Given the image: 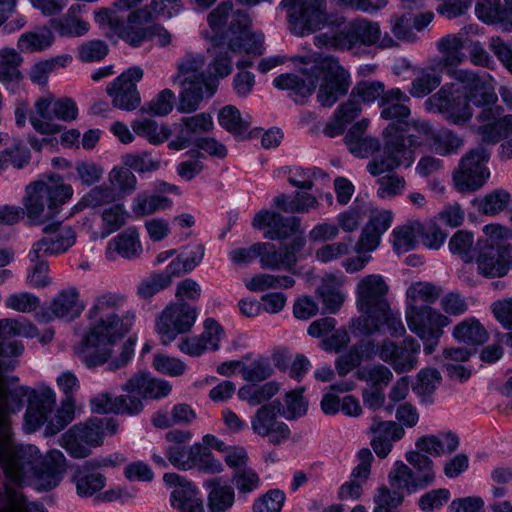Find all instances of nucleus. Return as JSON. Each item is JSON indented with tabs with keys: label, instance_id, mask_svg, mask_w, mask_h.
Wrapping results in <instances>:
<instances>
[{
	"label": "nucleus",
	"instance_id": "bb28decb",
	"mask_svg": "<svg viewBox=\"0 0 512 512\" xmlns=\"http://www.w3.org/2000/svg\"><path fill=\"white\" fill-rule=\"evenodd\" d=\"M272 84L278 90L288 91L295 103L303 104L315 92L317 79H314V74L303 78L294 73H282L273 79Z\"/></svg>",
	"mask_w": 512,
	"mask_h": 512
},
{
	"label": "nucleus",
	"instance_id": "7c9ffc66",
	"mask_svg": "<svg viewBox=\"0 0 512 512\" xmlns=\"http://www.w3.org/2000/svg\"><path fill=\"white\" fill-rule=\"evenodd\" d=\"M437 48L442 54V58L435 61L434 68L439 71H447V75L455 82L452 72L460 70L457 66L464 58L462 38L448 34L438 41Z\"/></svg>",
	"mask_w": 512,
	"mask_h": 512
},
{
	"label": "nucleus",
	"instance_id": "5fc2aeb1",
	"mask_svg": "<svg viewBox=\"0 0 512 512\" xmlns=\"http://www.w3.org/2000/svg\"><path fill=\"white\" fill-rule=\"evenodd\" d=\"M203 99V91H200V86H196L191 77L186 78L182 82L177 110L185 114L193 113L199 108Z\"/></svg>",
	"mask_w": 512,
	"mask_h": 512
},
{
	"label": "nucleus",
	"instance_id": "7ed1b4c3",
	"mask_svg": "<svg viewBox=\"0 0 512 512\" xmlns=\"http://www.w3.org/2000/svg\"><path fill=\"white\" fill-rule=\"evenodd\" d=\"M389 286L379 274L365 276L357 284L356 306L360 316L352 318L349 328L355 336H372L387 331L392 337L405 333L401 314L391 309L387 299Z\"/></svg>",
	"mask_w": 512,
	"mask_h": 512
},
{
	"label": "nucleus",
	"instance_id": "338daca9",
	"mask_svg": "<svg viewBox=\"0 0 512 512\" xmlns=\"http://www.w3.org/2000/svg\"><path fill=\"white\" fill-rule=\"evenodd\" d=\"M450 499L451 492L448 488H436L422 494L417 505L422 512H435L443 508Z\"/></svg>",
	"mask_w": 512,
	"mask_h": 512
},
{
	"label": "nucleus",
	"instance_id": "f704fd0d",
	"mask_svg": "<svg viewBox=\"0 0 512 512\" xmlns=\"http://www.w3.org/2000/svg\"><path fill=\"white\" fill-rule=\"evenodd\" d=\"M318 201L316 197L307 192L295 191L293 194L281 193L275 196L271 206L278 211L277 213H306L312 208H316Z\"/></svg>",
	"mask_w": 512,
	"mask_h": 512
},
{
	"label": "nucleus",
	"instance_id": "4468645a",
	"mask_svg": "<svg viewBox=\"0 0 512 512\" xmlns=\"http://www.w3.org/2000/svg\"><path fill=\"white\" fill-rule=\"evenodd\" d=\"M9 399L22 405L24 398H27L28 405L24 413L23 428L27 433L39 430L47 422V411L44 406L45 400L54 401L55 393L48 388L45 391L38 392L36 389L20 385L8 392Z\"/></svg>",
	"mask_w": 512,
	"mask_h": 512
},
{
	"label": "nucleus",
	"instance_id": "bf43d9fd",
	"mask_svg": "<svg viewBox=\"0 0 512 512\" xmlns=\"http://www.w3.org/2000/svg\"><path fill=\"white\" fill-rule=\"evenodd\" d=\"M129 213L123 203H116L104 209L102 213V238L120 230L126 223Z\"/></svg>",
	"mask_w": 512,
	"mask_h": 512
},
{
	"label": "nucleus",
	"instance_id": "c9c22d12",
	"mask_svg": "<svg viewBox=\"0 0 512 512\" xmlns=\"http://www.w3.org/2000/svg\"><path fill=\"white\" fill-rule=\"evenodd\" d=\"M131 37L130 47L139 48L143 43L158 39L160 47H166L171 43L172 37L169 31L161 24L153 21L149 24H136Z\"/></svg>",
	"mask_w": 512,
	"mask_h": 512
},
{
	"label": "nucleus",
	"instance_id": "8fccbe9b",
	"mask_svg": "<svg viewBox=\"0 0 512 512\" xmlns=\"http://www.w3.org/2000/svg\"><path fill=\"white\" fill-rule=\"evenodd\" d=\"M218 123L236 139L250 127V122L243 119L239 109L233 105H226L219 111Z\"/></svg>",
	"mask_w": 512,
	"mask_h": 512
},
{
	"label": "nucleus",
	"instance_id": "680f3d73",
	"mask_svg": "<svg viewBox=\"0 0 512 512\" xmlns=\"http://www.w3.org/2000/svg\"><path fill=\"white\" fill-rule=\"evenodd\" d=\"M195 450L196 454L192 463V469L196 468L199 472L209 475L220 474L224 471L222 462L200 442H195Z\"/></svg>",
	"mask_w": 512,
	"mask_h": 512
},
{
	"label": "nucleus",
	"instance_id": "6ab92c4d",
	"mask_svg": "<svg viewBox=\"0 0 512 512\" xmlns=\"http://www.w3.org/2000/svg\"><path fill=\"white\" fill-rule=\"evenodd\" d=\"M66 458L57 449L51 450L45 457H40L33 466L29 486L37 493L50 492L57 488L65 470Z\"/></svg>",
	"mask_w": 512,
	"mask_h": 512
},
{
	"label": "nucleus",
	"instance_id": "cd10ccee",
	"mask_svg": "<svg viewBox=\"0 0 512 512\" xmlns=\"http://www.w3.org/2000/svg\"><path fill=\"white\" fill-rule=\"evenodd\" d=\"M475 15L486 25H498L505 32H512V6L500 0H477Z\"/></svg>",
	"mask_w": 512,
	"mask_h": 512
},
{
	"label": "nucleus",
	"instance_id": "f3484780",
	"mask_svg": "<svg viewBox=\"0 0 512 512\" xmlns=\"http://www.w3.org/2000/svg\"><path fill=\"white\" fill-rule=\"evenodd\" d=\"M512 245L483 244L477 242V251L474 261L477 272L486 279L501 278L512 269Z\"/></svg>",
	"mask_w": 512,
	"mask_h": 512
},
{
	"label": "nucleus",
	"instance_id": "a211bd4d",
	"mask_svg": "<svg viewBox=\"0 0 512 512\" xmlns=\"http://www.w3.org/2000/svg\"><path fill=\"white\" fill-rule=\"evenodd\" d=\"M132 131L121 121H115L110 126V132L122 144H130L135 140V135L144 138L154 146H159L173 134V130L167 124L158 125L153 119H135L131 122Z\"/></svg>",
	"mask_w": 512,
	"mask_h": 512
},
{
	"label": "nucleus",
	"instance_id": "423d86ee",
	"mask_svg": "<svg viewBox=\"0 0 512 512\" xmlns=\"http://www.w3.org/2000/svg\"><path fill=\"white\" fill-rule=\"evenodd\" d=\"M318 44L338 51H350L359 47L377 45L381 39V29L377 22L367 19L347 20L344 16L335 19L333 31L317 36Z\"/></svg>",
	"mask_w": 512,
	"mask_h": 512
},
{
	"label": "nucleus",
	"instance_id": "6e6d98bb",
	"mask_svg": "<svg viewBox=\"0 0 512 512\" xmlns=\"http://www.w3.org/2000/svg\"><path fill=\"white\" fill-rule=\"evenodd\" d=\"M480 132L484 141L496 144L501 140L512 137V114H506L492 123L483 124Z\"/></svg>",
	"mask_w": 512,
	"mask_h": 512
},
{
	"label": "nucleus",
	"instance_id": "de8ad7c7",
	"mask_svg": "<svg viewBox=\"0 0 512 512\" xmlns=\"http://www.w3.org/2000/svg\"><path fill=\"white\" fill-rule=\"evenodd\" d=\"M402 491H405V489L392 488L390 490L385 485L378 487L373 498L375 504L373 512H400L399 508L405 500Z\"/></svg>",
	"mask_w": 512,
	"mask_h": 512
},
{
	"label": "nucleus",
	"instance_id": "0e129e2a",
	"mask_svg": "<svg viewBox=\"0 0 512 512\" xmlns=\"http://www.w3.org/2000/svg\"><path fill=\"white\" fill-rule=\"evenodd\" d=\"M75 417V403L61 402L54 417L46 423L45 434L54 436L64 430Z\"/></svg>",
	"mask_w": 512,
	"mask_h": 512
},
{
	"label": "nucleus",
	"instance_id": "a878e982",
	"mask_svg": "<svg viewBox=\"0 0 512 512\" xmlns=\"http://www.w3.org/2000/svg\"><path fill=\"white\" fill-rule=\"evenodd\" d=\"M418 131L430 143L434 152L440 156L456 154L463 145V139L448 128H435L429 122H422Z\"/></svg>",
	"mask_w": 512,
	"mask_h": 512
},
{
	"label": "nucleus",
	"instance_id": "13d9d810",
	"mask_svg": "<svg viewBox=\"0 0 512 512\" xmlns=\"http://www.w3.org/2000/svg\"><path fill=\"white\" fill-rule=\"evenodd\" d=\"M195 454V443L191 446L167 445L164 448V455L168 459L169 463L180 471L192 469Z\"/></svg>",
	"mask_w": 512,
	"mask_h": 512
},
{
	"label": "nucleus",
	"instance_id": "a18cd8bd",
	"mask_svg": "<svg viewBox=\"0 0 512 512\" xmlns=\"http://www.w3.org/2000/svg\"><path fill=\"white\" fill-rule=\"evenodd\" d=\"M281 408L282 404L279 401H273L259 407L251 418L253 433L261 437L269 435L270 427L274 424L278 415H280Z\"/></svg>",
	"mask_w": 512,
	"mask_h": 512
},
{
	"label": "nucleus",
	"instance_id": "72a5a7b5",
	"mask_svg": "<svg viewBox=\"0 0 512 512\" xmlns=\"http://www.w3.org/2000/svg\"><path fill=\"white\" fill-rule=\"evenodd\" d=\"M80 294L76 287L62 289L52 300L50 309L59 319L73 321L81 316L85 305L79 300Z\"/></svg>",
	"mask_w": 512,
	"mask_h": 512
},
{
	"label": "nucleus",
	"instance_id": "3c124183",
	"mask_svg": "<svg viewBox=\"0 0 512 512\" xmlns=\"http://www.w3.org/2000/svg\"><path fill=\"white\" fill-rule=\"evenodd\" d=\"M344 142L348 151L356 158H367L378 152L381 148L378 138L373 136H353L352 131L346 132Z\"/></svg>",
	"mask_w": 512,
	"mask_h": 512
},
{
	"label": "nucleus",
	"instance_id": "c03bdc74",
	"mask_svg": "<svg viewBox=\"0 0 512 512\" xmlns=\"http://www.w3.org/2000/svg\"><path fill=\"white\" fill-rule=\"evenodd\" d=\"M387 92L385 84L379 80H359L352 87L351 97L362 106H371L375 101L380 103V98Z\"/></svg>",
	"mask_w": 512,
	"mask_h": 512
},
{
	"label": "nucleus",
	"instance_id": "9d476101",
	"mask_svg": "<svg viewBox=\"0 0 512 512\" xmlns=\"http://www.w3.org/2000/svg\"><path fill=\"white\" fill-rule=\"evenodd\" d=\"M405 318L409 330L422 340L425 355L435 352L444 328L451 323L448 316L430 305L405 306Z\"/></svg>",
	"mask_w": 512,
	"mask_h": 512
},
{
	"label": "nucleus",
	"instance_id": "5701e85b",
	"mask_svg": "<svg viewBox=\"0 0 512 512\" xmlns=\"http://www.w3.org/2000/svg\"><path fill=\"white\" fill-rule=\"evenodd\" d=\"M177 135L167 144L168 149L182 151L195 145L201 134L213 128V119L210 114L202 112L194 116L182 117L179 124H173Z\"/></svg>",
	"mask_w": 512,
	"mask_h": 512
},
{
	"label": "nucleus",
	"instance_id": "f257e3e1",
	"mask_svg": "<svg viewBox=\"0 0 512 512\" xmlns=\"http://www.w3.org/2000/svg\"><path fill=\"white\" fill-rule=\"evenodd\" d=\"M455 82L444 84L437 93L425 101L429 111L440 113L450 124L463 126L473 117L471 104L482 108L477 116L480 123H492L502 117L503 108L497 105L498 97L487 78L469 70L453 71Z\"/></svg>",
	"mask_w": 512,
	"mask_h": 512
},
{
	"label": "nucleus",
	"instance_id": "4d7b16f0",
	"mask_svg": "<svg viewBox=\"0 0 512 512\" xmlns=\"http://www.w3.org/2000/svg\"><path fill=\"white\" fill-rule=\"evenodd\" d=\"M50 27L61 37L76 38L84 36L90 28L87 21L80 18L60 17L48 21Z\"/></svg>",
	"mask_w": 512,
	"mask_h": 512
},
{
	"label": "nucleus",
	"instance_id": "864d4df0",
	"mask_svg": "<svg viewBox=\"0 0 512 512\" xmlns=\"http://www.w3.org/2000/svg\"><path fill=\"white\" fill-rule=\"evenodd\" d=\"M23 57L13 48L0 49V81L22 80L19 70Z\"/></svg>",
	"mask_w": 512,
	"mask_h": 512
},
{
	"label": "nucleus",
	"instance_id": "69168bd1",
	"mask_svg": "<svg viewBox=\"0 0 512 512\" xmlns=\"http://www.w3.org/2000/svg\"><path fill=\"white\" fill-rule=\"evenodd\" d=\"M175 101L174 92L165 88L146 104L145 111L151 117H164L172 112Z\"/></svg>",
	"mask_w": 512,
	"mask_h": 512
},
{
	"label": "nucleus",
	"instance_id": "c85d7f7f",
	"mask_svg": "<svg viewBox=\"0 0 512 512\" xmlns=\"http://www.w3.org/2000/svg\"><path fill=\"white\" fill-rule=\"evenodd\" d=\"M76 242V232L71 226L64 227L54 237H42L35 242L28 253L31 261L43 256L60 255L68 251Z\"/></svg>",
	"mask_w": 512,
	"mask_h": 512
},
{
	"label": "nucleus",
	"instance_id": "ea45409f",
	"mask_svg": "<svg viewBox=\"0 0 512 512\" xmlns=\"http://www.w3.org/2000/svg\"><path fill=\"white\" fill-rule=\"evenodd\" d=\"M108 246L109 248L113 247L119 256L128 260L138 257L142 252L139 233L135 228H129L119 233L110 240Z\"/></svg>",
	"mask_w": 512,
	"mask_h": 512
},
{
	"label": "nucleus",
	"instance_id": "4be33fe9",
	"mask_svg": "<svg viewBox=\"0 0 512 512\" xmlns=\"http://www.w3.org/2000/svg\"><path fill=\"white\" fill-rule=\"evenodd\" d=\"M121 389L145 402L166 398L172 391V385L167 380L153 377L149 371H138L122 385Z\"/></svg>",
	"mask_w": 512,
	"mask_h": 512
},
{
	"label": "nucleus",
	"instance_id": "412c9836",
	"mask_svg": "<svg viewBox=\"0 0 512 512\" xmlns=\"http://www.w3.org/2000/svg\"><path fill=\"white\" fill-rule=\"evenodd\" d=\"M420 353V343L413 337H405L401 342L384 340L380 352V359L392 366L397 374L413 370Z\"/></svg>",
	"mask_w": 512,
	"mask_h": 512
},
{
	"label": "nucleus",
	"instance_id": "b1692460",
	"mask_svg": "<svg viewBox=\"0 0 512 512\" xmlns=\"http://www.w3.org/2000/svg\"><path fill=\"white\" fill-rule=\"evenodd\" d=\"M91 411L96 414H116L138 416L144 410L141 399L133 395L113 396L109 392L100 393L90 400Z\"/></svg>",
	"mask_w": 512,
	"mask_h": 512
},
{
	"label": "nucleus",
	"instance_id": "f8f14e48",
	"mask_svg": "<svg viewBox=\"0 0 512 512\" xmlns=\"http://www.w3.org/2000/svg\"><path fill=\"white\" fill-rule=\"evenodd\" d=\"M490 157L491 150L484 145L467 151L461 157L458 168L452 175L455 189L460 193H470L480 189L490 177V170L487 167Z\"/></svg>",
	"mask_w": 512,
	"mask_h": 512
},
{
	"label": "nucleus",
	"instance_id": "2f4dec72",
	"mask_svg": "<svg viewBox=\"0 0 512 512\" xmlns=\"http://www.w3.org/2000/svg\"><path fill=\"white\" fill-rule=\"evenodd\" d=\"M409 101L410 98L400 88L394 87L387 90L380 98L381 117L395 122H407L411 114V110L406 104Z\"/></svg>",
	"mask_w": 512,
	"mask_h": 512
},
{
	"label": "nucleus",
	"instance_id": "9b49d317",
	"mask_svg": "<svg viewBox=\"0 0 512 512\" xmlns=\"http://www.w3.org/2000/svg\"><path fill=\"white\" fill-rule=\"evenodd\" d=\"M317 79V101L321 107L331 108L346 96L352 83L350 72L334 57H327L312 68Z\"/></svg>",
	"mask_w": 512,
	"mask_h": 512
},
{
	"label": "nucleus",
	"instance_id": "4c0bfd02",
	"mask_svg": "<svg viewBox=\"0 0 512 512\" xmlns=\"http://www.w3.org/2000/svg\"><path fill=\"white\" fill-rule=\"evenodd\" d=\"M53 31L49 24L38 27L35 31H27L19 37L17 47L22 52L44 51L55 41Z\"/></svg>",
	"mask_w": 512,
	"mask_h": 512
},
{
	"label": "nucleus",
	"instance_id": "473e14b6",
	"mask_svg": "<svg viewBox=\"0 0 512 512\" xmlns=\"http://www.w3.org/2000/svg\"><path fill=\"white\" fill-rule=\"evenodd\" d=\"M207 491V512H228L235 503L234 487L221 484L219 477L203 482Z\"/></svg>",
	"mask_w": 512,
	"mask_h": 512
},
{
	"label": "nucleus",
	"instance_id": "393cba45",
	"mask_svg": "<svg viewBox=\"0 0 512 512\" xmlns=\"http://www.w3.org/2000/svg\"><path fill=\"white\" fill-rule=\"evenodd\" d=\"M411 149H402L384 144L381 155L373 157L367 165V171L374 177L385 172H392L400 166L410 167L414 162Z\"/></svg>",
	"mask_w": 512,
	"mask_h": 512
},
{
	"label": "nucleus",
	"instance_id": "774afa93",
	"mask_svg": "<svg viewBox=\"0 0 512 512\" xmlns=\"http://www.w3.org/2000/svg\"><path fill=\"white\" fill-rule=\"evenodd\" d=\"M286 500L284 491L269 489L266 493L255 499L252 505L253 512H281Z\"/></svg>",
	"mask_w": 512,
	"mask_h": 512
},
{
	"label": "nucleus",
	"instance_id": "37998d69",
	"mask_svg": "<svg viewBox=\"0 0 512 512\" xmlns=\"http://www.w3.org/2000/svg\"><path fill=\"white\" fill-rule=\"evenodd\" d=\"M172 204L171 198L154 191L151 195L138 194L133 200L132 211L137 217H143L169 209Z\"/></svg>",
	"mask_w": 512,
	"mask_h": 512
},
{
	"label": "nucleus",
	"instance_id": "052dcab7",
	"mask_svg": "<svg viewBox=\"0 0 512 512\" xmlns=\"http://www.w3.org/2000/svg\"><path fill=\"white\" fill-rule=\"evenodd\" d=\"M273 372L270 359L264 356H259L250 364L242 362V369H240L242 378L248 383L263 382L270 378Z\"/></svg>",
	"mask_w": 512,
	"mask_h": 512
},
{
	"label": "nucleus",
	"instance_id": "6e6552de",
	"mask_svg": "<svg viewBox=\"0 0 512 512\" xmlns=\"http://www.w3.org/2000/svg\"><path fill=\"white\" fill-rule=\"evenodd\" d=\"M213 47L250 57H260L266 52L263 32L253 29L250 15L242 10L233 12L224 39Z\"/></svg>",
	"mask_w": 512,
	"mask_h": 512
},
{
	"label": "nucleus",
	"instance_id": "a19ab883",
	"mask_svg": "<svg viewBox=\"0 0 512 512\" xmlns=\"http://www.w3.org/2000/svg\"><path fill=\"white\" fill-rule=\"evenodd\" d=\"M304 392V387H297L286 392L284 405L280 409V416L288 421H295L304 417L309 409V402L304 396Z\"/></svg>",
	"mask_w": 512,
	"mask_h": 512
},
{
	"label": "nucleus",
	"instance_id": "39448f33",
	"mask_svg": "<svg viewBox=\"0 0 512 512\" xmlns=\"http://www.w3.org/2000/svg\"><path fill=\"white\" fill-rule=\"evenodd\" d=\"M130 325L112 312L91 324L81 340V357L88 369H94L108 363L112 346L122 340L129 332Z\"/></svg>",
	"mask_w": 512,
	"mask_h": 512
},
{
	"label": "nucleus",
	"instance_id": "ddd939ff",
	"mask_svg": "<svg viewBox=\"0 0 512 512\" xmlns=\"http://www.w3.org/2000/svg\"><path fill=\"white\" fill-rule=\"evenodd\" d=\"M199 309L186 301L167 305L155 323V330L163 345L172 343L178 335L189 332L194 326Z\"/></svg>",
	"mask_w": 512,
	"mask_h": 512
},
{
	"label": "nucleus",
	"instance_id": "0eeeda50",
	"mask_svg": "<svg viewBox=\"0 0 512 512\" xmlns=\"http://www.w3.org/2000/svg\"><path fill=\"white\" fill-rule=\"evenodd\" d=\"M279 6L286 11L288 23L295 34L307 36L323 27L333 31L339 15L327 11V0H281Z\"/></svg>",
	"mask_w": 512,
	"mask_h": 512
},
{
	"label": "nucleus",
	"instance_id": "f03ea898",
	"mask_svg": "<svg viewBox=\"0 0 512 512\" xmlns=\"http://www.w3.org/2000/svg\"><path fill=\"white\" fill-rule=\"evenodd\" d=\"M252 227L263 231L270 241H281L279 250L265 242L259 262L261 268L271 271L293 272L298 263V254L305 248L307 240L297 216H284L270 209H261L252 219Z\"/></svg>",
	"mask_w": 512,
	"mask_h": 512
},
{
	"label": "nucleus",
	"instance_id": "2eb2a0df",
	"mask_svg": "<svg viewBox=\"0 0 512 512\" xmlns=\"http://www.w3.org/2000/svg\"><path fill=\"white\" fill-rule=\"evenodd\" d=\"M165 486L171 489L170 506L177 512H206L201 490L195 482L175 472L163 475Z\"/></svg>",
	"mask_w": 512,
	"mask_h": 512
},
{
	"label": "nucleus",
	"instance_id": "58836bf2",
	"mask_svg": "<svg viewBox=\"0 0 512 512\" xmlns=\"http://www.w3.org/2000/svg\"><path fill=\"white\" fill-rule=\"evenodd\" d=\"M511 201L510 193L502 188L495 189L483 197H475L471 200L472 206L486 216H494L507 209Z\"/></svg>",
	"mask_w": 512,
	"mask_h": 512
},
{
	"label": "nucleus",
	"instance_id": "aec40b11",
	"mask_svg": "<svg viewBox=\"0 0 512 512\" xmlns=\"http://www.w3.org/2000/svg\"><path fill=\"white\" fill-rule=\"evenodd\" d=\"M150 19V14L144 9H136L130 12L126 21L116 15L111 6L102 7L94 11V21L100 28H108L119 39L130 45L136 24H145Z\"/></svg>",
	"mask_w": 512,
	"mask_h": 512
},
{
	"label": "nucleus",
	"instance_id": "79ce46f5",
	"mask_svg": "<svg viewBox=\"0 0 512 512\" xmlns=\"http://www.w3.org/2000/svg\"><path fill=\"white\" fill-rule=\"evenodd\" d=\"M452 336L458 342L468 345H482L488 340V333L485 327L475 317L471 321H462L457 324L452 332Z\"/></svg>",
	"mask_w": 512,
	"mask_h": 512
},
{
	"label": "nucleus",
	"instance_id": "09e8293b",
	"mask_svg": "<svg viewBox=\"0 0 512 512\" xmlns=\"http://www.w3.org/2000/svg\"><path fill=\"white\" fill-rule=\"evenodd\" d=\"M441 295V288L430 282L419 281L411 284L406 291L405 306L418 304V301L423 302L422 305L434 304Z\"/></svg>",
	"mask_w": 512,
	"mask_h": 512
},
{
	"label": "nucleus",
	"instance_id": "c756f323",
	"mask_svg": "<svg viewBox=\"0 0 512 512\" xmlns=\"http://www.w3.org/2000/svg\"><path fill=\"white\" fill-rule=\"evenodd\" d=\"M71 482L75 485L76 494L80 498H89L96 497L98 492L106 486L107 478L84 461L81 465L74 467Z\"/></svg>",
	"mask_w": 512,
	"mask_h": 512
},
{
	"label": "nucleus",
	"instance_id": "20e7f679",
	"mask_svg": "<svg viewBox=\"0 0 512 512\" xmlns=\"http://www.w3.org/2000/svg\"><path fill=\"white\" fill-rule=\"evenodd\" d=\"M73 194V187L65 182L63 175L55 172L45 174L43 179L34 181L26 187L24 206L27 218L32 224L45 223L47 219L57 218Z\"/></svg>",
	"mask_w": 512,
	"mask_h": 512
},
{
	"label": "nucleus",
	"instance_id": "e2e57ef3",
	"mask_svg": "<svg viewBox=\"0 0 512 512\" xmlns=\"http://www.w3.org/2000/svg\"><path fill=\"white\" fill-rule=\"evenodd\" d=\"M150 14L145 24L156 21L158 17L171 19L183 10V4L181 0H151L148 5L140 7Z\"/></svg>",
	"mask_w": 512,
	"mask_h": 512
},
{
	"label": "nucleus",
	"instance_id": "49530a36",
	"mask_svg": "<svg viewBox=\"0 0 512 512\" xmlns=\"http://www.w3.org/2000/svg\"><path fill=\"white\" fill-rule=\"evenodd\" d=\"M474 234L468 230L456 231L448 242V248L452 255L459 256L465 264H472L477 247L473 248Z\"/></svg>",
	"mask_w": 512,
	"mask_h": 512
},
{
	"label": "nucleus",
	"instance_id": "dca6fc26",
	"mask_svg": "<svg viewBox=\"0 0 512 512\" xmlns=\"http://www.w3.org/2000/svg\"><path fill=\"white\" fill-rule=\"evenodd\" d=\"M143 76V69L140 66L133 65L107 85L106 92L112 98V104L115 108L131 112L139 107L141 97L137 89V83L142 80Z\"/></svg>",
	"mask_w": 512,
	"mask_h": 512
},
{
	"label": "nucleus",
	"instance_id": "1a4fd4ad",
	"mask_svg": "<svg viewBox=\"0 0 512 512\" xmlns=\"http://www.w3.org/2000/svg\"><path fill=\"white\" fill-rule=\"evenodd\" d=\"M407 462L415 469L413 471L403 461L397 460L388 474L391 488H404L408 495L424 490L435 481L433 460L421 451H408L405 455Z\"/></svg>",
	"mask_w": 512,
	"mask_h": 512
},
{
	"label": "nucleus",
	"instance_id": "e433bc0d",
	"mask_svg": "<svg viewBox=\"0 0 512 512\" xmlns=\"http://www.w3.org/2000/svg\"><path fill=\"white\" fill-rule=\"evenodd\" d=\"M233 4L231 1H223L216 8L209 12L207 23L212 35L209 40L212 46L224 39L230 19L233 15Z\"/></svg>",
	"mask_w": 512,
	"mask_h": 512
},
{
	"label": "nucleus",
	"instance_id": "603ef678",
	"mask_svg": "<svg viewBox=\"0 0 512 512\" xmlns=\"http://www.w3.org/2000/svg\"><path fill=\"white\" fill-rule=\"evenodd\" d=\"M429 71H424L421 76L415 78L411 82L409 93L414 98H424L435 90L442 80V74H447V71H439L434 68V64L431 65Z\"/></svg>",
	"mask_w": 512,
	"mask_h": 512
}]
</instances>
